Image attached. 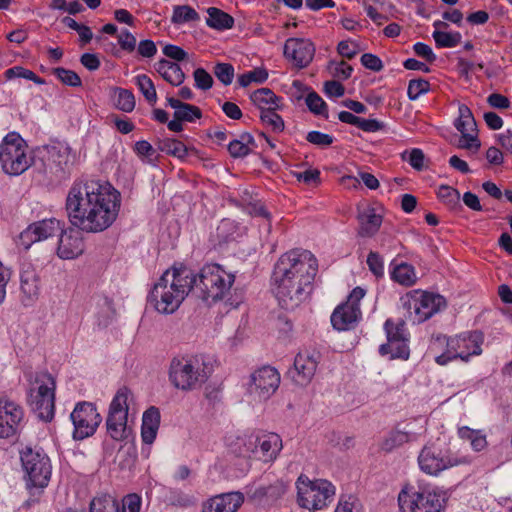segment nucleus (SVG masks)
Segmentation results:
<instances>
[{
	"label": "nucleus",
	"instance_id": "nucleus-19",
	"mask_svg": "<svg viewBox=\"0 0 512 512\" xmlns=\"http://www.w3.org/2000/svg\"><path fill=\"white\" fill-rule=\"evenodd\" d=\"M365 296V290L356 287L352 290L345 303L339 305L331 315L333 327L339 331L353 328L361 317L359 302Z\"/></svg>",
	"mask_w": 512,
	"mask_h": 512
},
{
	"label": "nucleus",
	"instance_id": "nucleus-4",
	"mask_svg": "<svg viewBox=\"0 0 512 512\" xmlns=\"http://www.w3.org/2000/svg\"><path fill=\"white\" fill-rule=\"evenodd\" d=\"M0 165L9 176H19L33 166V150L17 132L8 133L0 143Z\"/></svg>",
	"mask_w": 512,
	"mask_h": 512
},
{
	"label": "nucleus",
	"instance_id": "nucleus-49",
	"mask_svg": "<svg viewBox=\"0 0 512 512\" xmlns=\"http://www.w3.org/2000/svg\"><path fill=\"white\" fill-rule=\"evenodd\" d=\"M116 107L123 112H131L135 108L134 94L127 89L119 88L117 90Z\"/></svg>",
	"mask_w": 512,
	"mask_h": 512
},
{
	"label": "nucleus",
	"instance_id": "nucleus-41",
	"mask_svg": "<svg viewBox=\"0 0 512 512\" xmlns=\"http://www.w3.org/2000/svg\"><path fill=\"white\" fill-rule=\"evenodd\" d=\"M158 148L162 152L177 157L179 159H184L188 155V150L185 144L176 139H164L159 142Z\"/></svg>",
	"mask_w": 512,
	"mask_h": 512
},
{
	"label": "nucleus",
	"instance_id": "nucleus-55",
	"mask_svg": "<svg viewBox=\"0 0 512 512\" xmlns=\"http://www.w3.org/2000/svg\"><path fill=\"white\" fill-rule=\"evenodd\" d=\"M142 500L138 494L132 493L126 495L121 504L119 503V512H140Z\"/></svg>",
	"mask_w": 512,
	"mask_h": 512
},
{
	"label": "nucleus",
	"instance_id": "nucleus-61",
	"mask_svg": "<svg viewBox=\"0 0 512 512\" xmlns=\"http://www.w3.org/2000/svg\"><path fill=\"white\" fill-rule=\"evenodd\" d=\"M360 60L365 68L370 69L372 71L379 72L383 69V63L381 59L374 54L365 53L361 56Z\"/></svg>",
	"mask_w": 512,
	"mask_h": 512
},
{
	"label": "nucleus",
	"instance_id": "nucleus-28",
	"mask_svg": "<svg viewBox=\"0 0 512 512\" xmlns=\"http://www.w3.org/2000/svg\"><path fill=\"white\" fill-rule=\"evenodd\" d=\"M21 302L32 306L40 295V278L34 270H24L20 274Z\"/></svg>",
	"mask_w": 512,
	"mask_h": 512
},
{
	"label": "nucleus",
	"instance_id": "nucleus-63",
	"mask_svg": "<svg viewBox=\"0 0 512 512\" xmlns=\"http://www.w3.org/2000/svg\"><path fill=\"white\" fill-rule=\"evenodd\" d=\"M163 54L176 61H184L188 54L179 46L168 44L163 48Z\"/></svg>",
	"mask_w": 512,
	"mask_h": 512
},
{
	"label": "nucleus",
	"instance_id": "nucleus-32",
	"mask_svg": "<svg viewBox=\"0 0 512 512\" xmlns=\"http://www.w3.org/2000/svg\"><path fill=\"white\" fill-rule=\"evenodd\" d=\"M53 234V226H27L18 236V244L29 249L35 242L47 239Z\"/></svg>",
	"mask_w": 512,
	"mask_h": 512
},
{
	"label": "nucleus",
	"instance_id": "nucleus-43",
	"mask_svg": "<svg viewBox=\"0 0 512 512\" xmlns=\"http://www.w3.org/2000/svg\"><path fill=\"white\" fill-rule=\"evenodd\" d=\"M135 83L145 99L154 105L157 101V93L151 78L146 74H140L135 77Z\"/></svg>",
	"mask_w": 512,
	"mask_h": 512
},
{
	"label": "nucleus",
	"instance_id": "nucleus-57",
	"mask_svg": "<svg viewBox=\"0 0 512 512\" xmlns=\"http://www.w3.org/2000/svg\"><path fill=\"white\" fill-rule=\"evenodd\" d=\"M438 198L446 204H456L460 199V193L457 189L447 185H441L437 191Z\"/></svg>",
	"mask_w": 512,
	"mask_h": 512
},
{
	"label": "nucleus",
	"instance_id": "nucleus-29",
	"mask_svg": "<svg viewBox=\"0 0 512 512\" xmlns=\"http://www.w3.org/2000/svg\"><path fill=\"white\" fill-rule=\"evenodd\" d=\"M225 443L230 452L236 456L253 459L254 434L229 433L225 437Z\"/></svg>",
	"mask_w": 512,
	"mask_h": 512
},
{
	"label": "nucleus",
	"instance_id": "nucleus-42",
	"mask_svg": "<svg viewBox=\"0 0 512 512\" xmlns=\"http://www.w3.org/2000/svg\"><path fill=\"white\" fill-rule=\"evenodd\" d=\"M199 20V14L188 5H178L173 9L171 22L175 25H181L187 22Z\"/></svg>",
	"mask_w": 512,
	"mask_h": 512
},
{
	"label": "nucleus",
	"instance_id": "nucleus-40",
	"mask_svg": "<svg viewBox=\"0 0 512 512\" xmlns=\"http://www.w3.org/2000/svg\"><path fill=\"white\" fill-rule=\"evenodd\" d=\"M90 512H119V502L111 495H101L92 499Z\"/></svg>",
	"mask_w": 512,
	"mask_h": 512
},
{
	"label": "nucleus",
	"instance_id": "nucleus-34",
	"mask_svg": "<svg viewBox=\"0 0 512 512\" xmlns=\"http://www.w3.org/2000/svg\"><path fill=\"white\" fill-rule=\"evenodd\" d=\"M250 99L261 112L266 109H280L282 106V98L278 97L269 88H260L254 91Z\"/></svg>",
	"mask_w": 512,
	"mask_h": 512
},
{
	"label": "nucleus",
	"instance_id": "nucleus-6",
	"mask_svg": "<svg viewBox=\"0 0 512 512\" xmlns=\"http://www.w3.org/2000/svg\"><path fill=\"white\" fill-rule=\"evenodd\" d=\"M203 366L204 361L199 356L174 357L169 366V380L179 390H194L208 379Z\"/></svg>",
	"mask_w": 512,
	"mask_h": 512
},
{
	"label": "nucleus",
	"instance_id": "nucleus-50",
	"mask_svg": "<svg viewBox=\"0 0 512 512\" xmlns=\"http://www.w3.org/2000/svg\"><path fill=\"white\" fill-rule=\"evenodd\" d=\"M53 74L65 85L70 87H80L82 85L79 75L69 69L57 67L53 69Z\"/></svg>",
	"mask_w": 512,
	"mask_h": 512
},
{
	"label": "nucleus",
	"instance_id": "nucleus-62",
	"mask_svg": "<svg viewBox=\"0 0 512 512\" xmlns=\"http://www.w3.org/2000/svg\"><path fill=\"white\" fill-rule=\"evenodd\" d=\"M337 51L341 56L352 59L358 53L357 44L348 40L341 41L338 43Z\"/></svg>",
	"mask_w": 512,
	"mask_h": 512
},
{
	"label": "nucleus",
	"instance_id": "nucleus-45",
	"mask_svg": "<svg viewBox=\"0 0 512 512\" xmlns=\"http://www.w3.org/2000/svg\"><path fill=\"white\" fill-rule=\"evenodd\" d=\"M357 219L360 224H381L383 220L380 208L369 205L358 207Z\"/></svg>",
	"mask_w": 512,
	"mask_h": 512
},
{
	"label": "nucleus",
	"instance_id": "nucleus-1",
	"mask_svg": "<svg viewBox=\"0 0 512 512\" xmlns=\"http://www.w3.org/2000/svg\"><path fill=\"white\" fill-rule=\"evenodd\" d=\"M317 273L318 260L311 251L295 248L283 253L271 276V290L279 305L293 310L303 303L313 290Z\"/></svg>",
	"mask_w": 512,
	"mask_h": 512
},
{
	"label": "nucleus",
	"instance_id": "nucleus-26",
	"mask_svg": "<svg viewBox=\"0 0 512 512\" xmlns=\"http://www.w3.org/2000/svg\"><path fill=\"white\" fill-rule=\"evenodd\" d=\"M253 459L270 463L277 459L283 448L281 437L273 432L254 434Z\"/></svg>",
	"mask_w": 512,
	"mask_h": 512
},
{
	"label": "nucleus",
	"instance_id": "nucleus-47",
	"mask_svg": "<svg viewBox=\"0 0 512 512\" xmlns=\"http://www.w3.org/2000/svg\"><path fill=\"white\" fill-rule=\"evenodd\" d=\"M305 102L312 113L328 118L327 105L316 92H309L306 96Z\"/></svg>",
	"mask_w": 512,
	"mask_h": 512
},
{
	"label": "nucleus",
	"instance_id": "nucleus-60",
	"mask_svg": "<svg viewBox=\"0 0 512 512\" xmlns=\"http://www.w3.org/2000/svg\"><path fill=\"white\" fill-rule=\"evenodd\" d=\"M118 44L122 50L131 53L137 46L136 37L128 30H122L118 35Z\"/></svg>",
	"mask_w": 512,
	"mask_h": 512
},
{
	"label": "nucleus",
	"instance_id": "nucleus-53",
	"mask_svg": "<svg viewBox=\"0 0 512 512\" xmlns=\"http://www.w3.org/2000/svg\"><path fill=\"white\" fill-rule=\"evenodd\" d=\"M335 512H362V505L353 495L342 496Z\"/></svg>",
	"mask_w": 512,
	"mask_h": 512
},
{
	"label": "nucleus",
	"instance_id": "nucleus-2",
	"mask_svg": "<svg viewBox=\"0 0 512 512\" xmlns=\"http://www.w3.org/2000/svg\"><path fill=\"white\" fill-rule=\"evenodd\" d=\"M193 283V271L190 268L174 265L154 283L147 296V302L160 314H173L192 292Z\"/></svg>",
	"mask_w": 512,
	"mask_h": 512
},
{
	"label": "nucleus",
	"instance_id": "nucleus-10",
	"mask_svg": "<svg viewBox=\"0 0 512 512\" xmlns=\"http://www.w3.org/2000/svg\"><path fill=\"white\" fill-rule=\"evenodd\" d=\"M471 462L468 455H459L450 450L442 451L434 444L425 445L418 456L421 471L430 476H438L444 470L469 465Z\"/></svg>",
	"mask_w": 512,
	"mask_h": 512
},
{
	"label": "nucleus",
	"instance_id": "nucleus-18",
	"mask_svg": "<svg viewBox=\"0 0 512 512\" xmlns=\"http://www.w3.org/2000/svg\"><path fill=\"white\" fill-rule=\"evenodd\" d=\"M26 424L23 407L9 399L0 398V438L8 439L21 433Z\"/></svg>",
	"mask_w": 512,
	"mask_h": 512
},
{
	"label": "nucleus",
	"instance_id": "nucleus-56",
	"mask_svg": "<svg viewBox=\"0 0 512 512\" xmlns=\"http://www.w3.org/2000/svg\"><path fill=\"white\" fill-rule=\"evenodd\" d=\"M424 153L421 149L414 148L411 151H405L402 154V159L408 161V163L416 170L420 171L424 167Z\"/></svg>",
	"mask_w": 512,
	"mask_h": 512
},
{
	"label": "nucleus",
	"instance_id": "nucleus-27",
	"mask_svg": "<svg viewBox=\"0 0 512 512\" xmlns=\"http://www.w3.org/2000/svg\"><path fill=\"white\" fill-rule=\"evenodd\" d=\"M244 502L240 492H228L212 496L201 505V512H237Z\"/></svg>",
	"mask_w": 512,
	"mask_h": 512
},
{
	"label": "nucleus",
	"instance_id": "nucleus-30",
	"mask_svg": "<svg viewBox=\"0 0 512 512\" xmlns=\"http://www.w3.org/2000/svg\"><path fill=\"white\" fill-rule=\"evenodd\" d=\"M160 411L157 407L151 406L144 413L141 425L142 441L152 444L157 436L160 426Z\"/></svg>",
	"mask_w": 512,
	"mask_h": 512
},
{
	"label": "nucleus",
	"instance_id": "nucleus-51",
	"mask_svg": "<svg viewBox=\"0 0 512 512\" xmlns=\"http://www.w3.org/2000/svg\"><path fill=\"white\" fill-rule=\"evenodd\" d=\"M430 90V83L422 78L409 81L407 95L410 100H416Z\"/></svg>",
	"mask_w": 512,
	"mask_h": 512
},
{
	"label": "nucleus",
	"instance_id": "nucleus-54",
	"mask_svg": "<svg viewBox=\"0 0 512 512\" xmlns=\"http://www.w3.org/2000/svg\"><path fill=\"white\" fill-rule=\"evenodd\" d=\"M195 87L200 90H209L214 84L212 76L204 68H196L193 72Z\"/></svg>",
	"mask_w": 512,
	"mask_h": 512
},
{
	"label": "nucleus",
	"instance_id": "nucleus-5",
	"mask_svg": "<svg viewBox=\"0 0 512 512\" xmlns=\"http://www.w3.org/2000/svg\"><path fill=\"white\" fill-rule=\"evenodd\" d=\"M401 512H441L446 505V493L439 488L405 485L398 494Z\"/></svg>",
	"mask_w": 512,
	"mask_h": 512
},
{
	"label": "nucleus",
	"instance_id": "nucleus-16",
	"mask_svg": "<svg viewBox=\"0 0 512 512\" xmlns=\"http://www.w3.org/2000/svg\"><path fill=\"white\" fill-rule=\"evenodd\" d=\"M384 330L387 336V343L379 347V353L382 356L390 354L391 359L407 360L410 355L408 346L409 333L405 327V321L399 319L394 321L387 319L384 323Z\"/></svg>",
	"mask_w": 512,
	"mask_h": 512
},
{
	"label": "nucleus",
	"instance_id": "nucleus-58",
	"mask_svg": "<svg viewBox=\"0 0 512 512\" xmlns=\"http://www.w3.org/2000/svg\"><path fill=\"white\" fill-rule=\"evenodd\" d=\"M306 140L313 145L324 148L330 146L333 143L334 138L331 135L320 131H310L306 135Z\"/></svg>",
	"mask_w": 512,
	"mask_h": 512
},
{
	"label": "nucleus",
	"instance_id": "nucleus-3",
	"mask_svg": "<svg viewBox=\"0 0 512 512\" xmlns=\"http://www.w3.org/2000/svg\"><path fill=\"white\" fill-rule=\"evenodd\" d=\"M193 290L204 301H218L225 297L234 283L235 276L218 264H207L198 274L193 272Z\"/></svg>",
	"mask_w": 512,
	"mask_h": 512
},
{
	"label": "nucleus",
	"instance_id": "nucleus-7",
	"mask_svg": "<svg viewBox=\"0 0 512 512\" xmlns=\"http://www.w3.org/2000/svg\"><path fill=\"white\" fill-rule=\"evenodd\" d=\"M297 501L300 507L310 511L321 510L335 495V486L325 479L311 480L301 474L296 480Z\"/></svg>",
	"mask_w": 512,
	"mask_h": 512
},
{
	"label": "nucleus",
	"instance_id": "nucleus-14",
	"mask_svg": "<svg viewBox=\"0 0 512 512\" xmlns=\"http://www.w3.org/2000/svg\"><path fill=\"white\" fill-rule=\"evenodd\" d=\"M132 397V391L128 387L122 386L117 390L109 405L106 419L107 433L116 441L127 438L129 401Z\"/></svg>",
	"mask_w": 512,
	"mask_h": 512
},
{
	"label": "nucleus",
	"instance_id": "nucleus-31",
	"mask_svg": "<svg viewBox=\"0 0 512 512\" xmlns=\"http://www.w3.org/2000/svg\"><path fill=\"white\" fill-rule=\"evenodd\" d=\"M167 104L173 108V117L182 122H195L202 117V111L198 106L182 102L174 97H167Z\"/></svg>",
	"mask_w": 512,
	"mask_h": 512
},
{
	"label": "nucleus",
	"instance_id": "nucleus-13",
	"mask_svg": "<svg viewBox=\"0 0 512 512\" xmlns=\"http://www.w3.org/2000/svg\"><path fill=\"white\" fill-rule=\"evenodd\" d=\"M95 188L91 206L95 212V220H91L89 223L113 224L119 214L121 195L107 182L95 181Z\"/></svg>",
	"mask_w": 512,
	"mask_h": 512
},
{
	"label": "nucleus",
	"instance_id": "nucleus-8",
	"mask_svg": "<svg viewBox=\"0 0 512 512\" xmlns=\"http://www.w3.org/2000/svg\"><path fill=\"white\" fill-rule=\"evenodd\" d=\"M70 160L68 147L62 145H44L33 149L34 172L46 179L61 177Z\"/></svg>",
	"mask_w": 512,
	"mask_h": 512
},
{
	"label": "nucleus",
	"instance_id": "nucleus-64",
	"mask_svg": "<svg viewBox=\"0 0 512 512\" xmlns=\"http://www.w3.org/2000/svg\"><path fill=\"white\" fill-rule=\"evenodd\" d=\"M137 52L144 58H152L157 53V47L152 40H141L137 46Z\"/></svg>",
	"mask_w": 512,
	"mask_h": 512
},
{
	"label": "nucleus",
	"instance_id": "nucleus-46",
	"mask_svg": "<svg viewBox=\"0 0 512 512\" xmlns=\"http://www.w3.org/2000/svg\"><path fill=\"white\" fill-rule=\"evenodd\" d=\"M278 109H266L260 114L262 123L270 127L274 132H282L284 130V121L282 117L276 113Z\"/></svg>",
	"mask_w": 512,
	"mask_h": 512
},
{
	"label": "nucleus",
	"instance_id": "nucleus-33",
	"mask_svg": "<svg viewBox=\"0 0 512 512\" xmlns=\"http://www.w3.org/2000/svg\"><path fill=\"white\" fill-rule=\"evenodd\" d=\"M155 67L161 77L173 86H180L185 80V73L177 63L161 59Z\"/></svg>",
	"mask_w": 512,
	"mask_h": 512
},
{
	"label": "nucleus",
	"instance_id": "nucleus-35",
	"mask_svg": "<svg viewBox=\"0 0 512 512\" xmlns=\"http://www.w3.org/2000/svg\"><path fill=\"white\" fill-rule=\"evenodd\" d=\"M208 18L206 24L216 30L230 29L234 25V19L231 15L216 7H210L207 10Z\"/></svg>",
	"mask_w": 512,
	"mask_h": 512
},
{
	"label": "nucleus",
	"instance_id": "nucleus-38",
	"mask_svg": "<svg viewBox=\"0 0 512 512\" xmlns=\"http://www.w3.org/2000/svg\"><path fill=\"white\" fill-rule=\"evenodd\" d=\"M254 144V138L249 133H243L239 139H235L228 144V151L233 158H242L247 156L251 149L250 145Z\"/></svg>",
	"mask_w": 512,
	"mask_h": 512
},
{
	"label": "nucleus",
	"instance_id": "nucleus-44",
	"mask_svg": "<svg viewBox=\"0 0 512 512\" xmlns=\"http://www.w3.org/2000/svg\"><path fill=\"white\" fill-rule=\"evenodd\" d=\"M432 37L438 48L456 47L462 39V36L459 32L449 33L439 31L437 29L432 33Z\"/></svg>",
	"mask_w": 512,
	"mask_h": 512
},
{
	"label": "nucleus",
	"instance_id": "nucleus-12",
	"mask_svg": "<svg viewBox=\"0 0 512 512\" xmlns=\"http://www.w3.org/2000/svg\"><path fill=\"white\" fill-rule=\"evenodd\" d=\"M407 318L413 323H422L445 306V299L439 294L412 290L401 297Z\"/></svg>",
	"mask_w": 512,
	"mask_h": 512
},
{
	"label": "nucleus",
	"instance_id": "nucleus-11",
	"mask_svg": "<svg viewBox=\"0 0 512 512\" xmlns=\"http://www.w3.org/2000/svg\"><path fill=\"white\" fill-rule=\"evenodd\" d=\"M95 181L75 182L66 198V211L71 224L95 220L92 213V195L95 194Z\"/></svg>",
	"mask_w": 512,
	"mask_h": 512
},
{
	"label": "nucleus",
	"instance_id": "nucleus-17",
	"mask_svg": "<svg viewBox=\"0 0 512 512\" xmlns=\"http://www.w3.org/2000/svg\"><path fill=\"white\" fill-rule=\"evenodd\" d=\"M70 418L74 426L73 438L75 440H83L92 436L102 421L96 406L90 402L78 403Z\"/></svg>",
	"mask_w": 512,
	"mask_h": 512
},
{
	"label": "nucleus",
	"instance_id": "nucleus-37",
	"mask_svg": "<svg viewBox=\"0 0 512 512\" xmlns=\"http://www.w3.org/2000/svg\"><path fill=\"white\" fill-rule=\"evenodd\" d=\"M391 278L406 287L414 285L417 280L414 267L407 263L396 265L391 272Z\"/></svg>",
	"mask_w": 512,
	"mask_h": 512
},
{
	"label": "nucleus",
	"instance_id": "nucleus-24",
	"mask_svg": "<svg viewBox=\"0 0 512 512\" xmlns=\"http://www.w3.org/2000/svg\"><path fill=\"white\" fill-rule=\"evenodd\" d=\"M315 50L310 39L292 37L285 41L283 53L293 66L303 69L312 62Z\"/></svg>",
	"mask_w": 512,
	"mask_h": 512
},
{
	"label": "nucleus",
	"instance_id": "nucleus-25",
	"mask_svg": "<svg viewBox=\"0 0 512 512\" xmlns=\"http://www.w3.org/2000/svg\"><path fill=\"white\" fill-rule=\"evenodd\" d=\"M280 374L272 366H263L251 374L250 388L261 399H268L280 384Z\"/></svg>",
	"mask_w": 512,
	"mask_h": 512
},
{
	"label": "nucleus",
	"instance_id": "nucleus-9",
	"mask_svg": "<svg viewBox=\"0 0 512 512\" xmlns=\"http://www.w3.org/2000/svg\"><path fill=\"white\" fill-rule=\"evenodd\" d=\"M55 388V380L49 373L40 372L35 375L29 392V405L42 421L50 422L54 418Z\"/></svg>",
	"mask_w": 512,
	"mask_h": 512
},
{
	"label": "nucleus",
	"instance_id": "nucleus-39",
	"mask_svg": "<svg viewBox=\"0 0 512 512\" xmlns=\"http://www.w3.org/2000/svg\"><path fill=\"white\" fill-rule=\"evenodd\" d=\"M287 491V484L284 480L278 479L275 482L260 486L255 490V496L259 498H269L277 500L281 498Z\"/></svg>",
	"mask_w": 512,
	"mask_h": 512
},
{
	"label": "nucleus",
	"instance_id": "nucleus-15",
	"mask_svg": "<svg viewBox=\"0 0 512 512\" xmlns=\"http://www.w3.org/2000/svg\"><path fill=\"white\" fill-rule=\"evenodd\" d=\"M20 459L27 478V485L37 488L46 487L52 472L49 457L42 451L25 447L20 452Z\"/></svg>",
	"mask_w": 512,
	"mask_h": 512
},
{
	"label": "nucleus",
	"instance_id": "nucleus-23",
	"mask_svg": "<svg viewBox=\"0 0 512 512\" xmlns=\"http://www.w3.org/2000/svg\"><path fill=\"white\" fill-rule=\"evenodd\" d=\"M455 128L461 133L459 146L465 149L477 151L480 146L478 130L475 118L471 109L466 104H459L458 117L454 122Z\"/></svg>",
	"mask_w": 512,
	"mask_h": 512
},
{
	"label": "nucleus",
	"instance_id": "nucleus-22",
	"mask_svg": "<svg viewBox=\"0 0 512 512\" xmlns=\"http://www.w3.org/2000/svg\"><path fill=\"white\" fill-rule=\"evenodd\" d=\"M84 229L81 226H67L59 234L57 255L64 260H73L84 253Z\"/></svg>",
	"mask_w": 512,
	"mask_h": 512
},
{
	"label": "nucleus",
	"instance_id": "nucleus-52",
	"mask_svg": "<svg viewBox=\"0 0 512 512\" xmlns=\"http://www.w3.org/2000/svg\"><path fill=\"white\" fill-rule=\"evenodd\" d=\"M213 73L223 85L228 86L234 78V67L230 63H217L214 66Z\"/></svg>",
	"mask_w": 512,
	"mask_h": 512
},
{
	"label": "nucleus",
	"instance_id": "nucleus-48",
	"mask_svg": "<svg viewBox=\"0 0 512 512\" xmlns=\"http://www.w3.org/2000/svg\"><path fill=\"white\" fill-rule=\"evenodd\" d=\"M268 78V72L262 68H255L247 73L241 74L238 77V83L241 87H247L252 82L263 83Z\"/></svg>",
	"mask_w": 512,
	"mask_h": 512
},
{
	"label": "nucleus",
	"instance_id": "nucleus-59",
	"mask_svg": "<svg viewBox=\"0 0 512 512\" xmlns=\"http://www.w3.org/2000/svg\"><path fill=\"white\" fill-rule=\"evenodd\" d=\"M369 270L377 277L384 275V263L382 257L376 252H370L367 257Z\"/></svg>",
	"mask_w": 512,
	"mask_h": 512
},
{
	"label": "nucleus",
	"instance_id": "nucleus-20",
	"mask_svg": "<svg viewBox=\"0 0 512 512\" xmlns=\"http://www.w3.org/2000/svg\"><path fill=\"white\" fill-rule=\"evenodd\" d=\"M483 334L478 331L463 333L450 337L446 341L449 353L456 359L468 362L471 356H478L482 353Z\"/></svg>",
	"mask_w": 512,
	"mask_h": 512
},
{
	"label": "nucleus",
	"instance_id": "nucleus-36",
	"mask_svg": "<svg viewBox=\"0 0 512 512\" xmlns=\"http://www.w3.org/2000/svg\"><path fill=\"white\" fill-rule=\"evenodd\" d=\"M413 439L414 435L412 433L395 429L389 432L382 441L381 449L385 452H391L404 444L409 443Z\"/></svg>",
	"mask_w": 512,
	"mask_h": 512
},
{
	"label": "nucleus",
	"instance_id": "nucleus-21",
	"mask_svg": "<svg viewBox=\"0 0 512 512\" xmlns=\"http://www.w3.org/2000/svg\"><path fill=\"white\" fill-rule=\"evenodd\" d=\"M320 360L315 349H304L295 356L293 368L289 370L291 379L300 386H306L313 379Z\"/></svg>",
	"mask_w": 512,
	"mask_h": 512
}]
</instances>
